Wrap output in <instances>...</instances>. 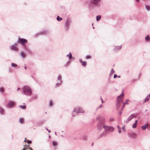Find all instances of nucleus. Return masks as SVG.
<instances>
[{
	"label": "nucleus",
	"instance_id": "obj_1",
	"mask_svg": "<svg viewBox=\"0 0 150 150\" xmlns=\"http://www.w3.org/2000/svg\"><path fill=\"white\" fill-rule=\"evenodd\" d=\"M123 98L124 93H123L117 97L116 104L117 110H118L120 109L121 105L123 102Z\"/></svg>",
	"mask_w": 150,
	"mask_h": 150
},
{
	"label": "nucleus",
	"instance_id": "obj_2",
	"mask_svg": "<svg viewBox=\"0 0 150 150\" xmlns=\"http://www.w3.org/2000/svg\"><path fill=\"white\" fill-rule=\"evenodd\" d=\"M23 92L24 94L30 96L32 94V90L28 86H25L23 88Z\"/></svg>",
	"mask_w": 150,
	"mask_h": 150
},
{
	"label": "nucleus",
	"instance_id": "obj_3",
	"mask_svg": "<svg viewBox=\"0 0 150 150\" xmlns=\"http://www.w3.org/2000/svg\"><path fill=\"white\" fill-rule=\"evenodd\" d=\"M84 111L81 108L77 107L74 108L73 112L72 113V116H75L76 115L79 113H84Z\"/></svg>",
	"mask_w": 150,
	"mask_h": 150
},
{
	"label": "nucleus",
	"instance_id": "obj_4",
	"mask_svg": "<svg viewBox=\"0 0 150 150\" xmlns=\"http://www.w3.org/2000/svg\"><path fill=\"white\" fill-rule=\"evenodd\" d=\"M101 0H90L89 3L95 6H98Z\"/></svg>",
	"mask_w": 150,
	"mask_h": 150
},
{
	"label": "nucleus",
	"instance_id": "obj_5",
	"mask_svg": "<svg viewBox=\"0 0 150 150\" xmlns=\"http://www.w3.org/2000/svg\"><path fill=\"white\" fill-rule=\"evenodd\" d=\"M71 21L69 19L67 20L65 23V29L66 30H68L69 29V25L71 23Z\"/></svg>",
	"mask_w": 150,
	"mask_h": 150
},
{
	"label": "nucleus",
	"instance_id": "obj_6",
	"mask_svg": "<svg viewBox=\"0 0 150 150\" xmlns=\"http://www.w3.org/2000/svg\"><path fill=\"white\" fill-rule=\"evenodd\" d=\"M61 79L62 76L61 75H59L57 77V80L59 81V82H57V83L56 84L55 86L56 87H58L59 86L61 85L62 83V81L61 80Z\"/></svg>",
	"mask_w": 150,
	"mask_h": 150
},
{
	"label": "nucleus",
	"instance_id": "obj_7",
	"mask_svg": "<svg viewBox=\"0 0 150 150\" xmlns=\"http://www.w3.org/2000/svg\"><path fill=\"white\" fill-rule=\"evenodd\" d=\"M18 41L21 42V45H23L25 47V45L24 44L25 43L27 42V40L24 38H18Z\"/></svg>",
	"mask_w": 150,
	"mask_h": 150
},
{
	"label": "nucleus",
	"instance_id": "obj_8",
	"mask_svg": "<svg viewBox=\"0 0 150 150\" xmlns=\"http://www.w3.org/2000/svg\"><path fill=\"white\" fill-rule=\"evenodd\" d=\"M136 114L134 113L131 115L127 119L126 122L128 123L130 120L132 119L133 118L136 116Z\"/></svg>",
	"mask_w": 150,
	"mask_h": 150
},
{
	"label": "nucleus",
	"instance_id": "obj_9",
	"mask_svg": "<svg viewBox=\"0 0 150 150\" xmlns=\"http://www.w3.org/2000/svg\"><path fill=\"white\" fill-rule=\"evenodd\" d=\"M103 124L101 122V121H99L97 124V128L98 129H101L103 127Z\"/></svg>",
	"mask_w": 150,
	"mask_h": 150
},
{
	"label": "nucleus",
	"instance_id": "obj_10",
	"mask_svg": "<svg viewBox=\"0 0 150 150\" xmlns=\"http://www.w3.org/2000/svg\"><path fill=\"white\" fill-rule=\"evenodd\" d=\"M15 104V103L11 101H9L7 104V106L11 107L13 106Z\"/></svg>",
	"mask_w": 150,
	"mask_h": 150
},
{
	"label": "nucleus",
	"instance_id": "obj_11",
	"mask_svg": "<svg viewBox=\"0 0 150 150\" xmlns=\"http://www.w3.org/2000/svg\"><path fill=\"white\" fill-rule=\"evenodd\" d=\"M11 50L15 51H16L18 50L16 46L15 45H13L11 46Z\"/></svg>",
	"mask_w": 150,
	"mask_h": 150
},
{
	"label": "nucleus",
	"instance_id": "obj_12",
	"mask_svg": "<svg viewBox=\"0 0 150 150\" xmlns=\"http://www.w3.org/2000/svg\"><path fill=\"white\" fill-rule=\"evenodd\" d=\"M148 124H145L144 125L142 126V129L143 130H145L148 128Z\"/></svg>",
	"mask_w": 150,
	"mask_h": 150
},
{
	"label": "nucleus",
	"instance_id": "obj_13",
	"mask_svg": "<svg viewBox=\"0 0 150 150\" xmlns=\"http://www.w3.org/2000/svg\"><path fill=\"white\" fill-rule=\"evenodd\" d=\"M109 127L106 125H103V128L106 131H109Z\"/></svg>",
	"mask_w": 150,
	"mask_h": 150
},
{
	"label": "nucleus",
	"instance_id": "obj_14",
	"mask_svg": "<svg viewBox=\"0 0 150 150\" xmlns=\"http://www.w3.org/2000/svg\"><path fill=\"white\" fill-rule=\"evenodd\" d=\"M80 61L81 62V63L82 65H84V66H86V65L87 62L86 61H83L81 59H80Z\"/></svg>",
	"mask_w": 150,
	"mask_h": 150
},
{
	"label": "nucleus",
	"instance_id": "obj_15",
	"mask_svg": "<svg viewBox=\"0 0 150 150\" xmlns=\"http://www.w3.org/2000/svg\"><path fill=\"white\" fill-rule=\"evenodd\" d=\"M115 72L113 69H112L111 70L110 74L109 76H111Z\"/></svg>",
	"mask_w": 150,
	"mask_h": 150
},
{
	"label": "nucleus",
	"instance_id": "obj_16",
	"mask_svg": "<svg viewBox=\"0 0 150 150\" xmlns=\"http://www.w3.org/2000/svg\"><path fill=\"white\" fill-rule=\"evenodd\" d=\"M20 55L21 57L22 58H23L25 57V55L23 52H20Z\"/></svg>",
	"mask_w": 150,
	"mask_h": 150
},
{
	"label": "nucleus",
	"instance_id": "obj_17",
	"mask_svg": "<svg viewBox=\"0 0 150 150\" xmlns=\"http://www.w3.org/2000/svg\"><path fill=\"white\" fill-rule=\"evenodd\" d=\"M101 18V16L100 15H98L96 16V20L97 21H99L100 19Z\"/></svg>",
	"mask_w": 150,
	"mask_h": 150
},
{
	"label": "nucleus",
	"instance_id": "obj_18",
	"mask_svg": "<svg viewBox=\"0 0 150 150\" xmlns=\"http://www.w3.org/2000/svg\"><path fill=\"white\" fill-rule=\"evenodd\" d=\"M121 46L120 45V46H119L116 47H115L114 49V50H117L120 49H121Z\"/></svg>",
	"mask_w": 150,
	"mask_h": 150
},
{
	"label": "nucleus",
	"instance_id": "obj_19",
	"mask_svg": "<svg viewBox=\"0 0 150 150\" xmlns=\"http://www.w3.org/2000/svg\"><path fill=\"white\" fill-rule=\"evenodd\" d=\"M67 56L69 58V59H71L72 57L71 53V52H70L69 53V54L67 55Z\"/></svg>",
	"mask_w": 150,
	"mask_h": 150
},
{
	"label": "nucleus",
	"instance_id": "obj_20",
	"mask_svg": "<svg viewBox=\"0 0 150 150\" xmlns=\"http://www.w3.org/2000/svg\"><path fill=\"white\" fill-rule=\"evenodd\" d=\"M149 97H150V96L148 95L144 99V102H145L149 100Z\"/></svg>",
	"mask_w": 150,
	"mask_h": 150
},
{
	"label": "nucleus",
	"instance_id": "obj_21",
	"mask_svg": "<svg viewBox=\"0 0 150 150\" xmlns=\"http://www.w3.org/2000/svg\"><path fill=\"white\" fill-rule=\"evenodd\" d=\"M114 128L111 126H110L109 128V131L110 132H112L114 130Z\"/></svg>",
	"mask_w": 150,
	"mask_h": 150
},
{
	"label": "nucleus",
	"instance_id": "obj_22",
	"mask_svg": "<svg viewBox=\"0 0 150 150\" xmlns=\"http://www.w3.org/2000/svg\"><path fill=\"white\" fill-rule=\"evenodd\" d=\"M100 120L101 121H102V122H101L103 124L104 123V121H105V118H104V117H101L100 119Z\"/></svg>",
	"mask_w": 150,
	"mask_h": 150
},
{
	"label": "nucleus",
	"instance_id": "obj_23",
	"mask_svg": "<svg viewBox=\"0 0 150 150\" xmlns=\"http://www.w3.org/2000/svg\"><path fill=\"white\" fill-rule=\"evenodd\" d=\"M146 8L148 11H150V6L148 5L146 6Z\"/></svg>",
	"mask_w": 150,
	"mask_h": 150
},
{
	"label": "nucleus",
	"instance_id": "obj_24",
	"mask_svg": "<svg viewBox=\"0 0 150 150\" xmlns=\"http://www.w3.org/2000/svg\"><path fill=\"white\" fill-rule=\"evenodd\" d=\"M19 107L21 109H25L26 108V106L25 105H20L19 106Z\"/></svg>",
	"mask_w": 150,
	"mask_h": 150
},
{
	"label": "nucleus",
	"instance_id": "obj_25",
	"mask_svg": "<svg viewBox=\"0 0 150 150\" xmlns=\"http://www.w3.org/2000/svg\"><path fill=\"white\" fill-rule=\"evenodd\" d=\"M57 19L58 21H60L62 20V18L60 17L59 16H58L57 17Z\"/></svg>",
	"mask_w": 150,
	"mask_h": 150
},
{
	"label": "nucleus",
	"instance_id": "obj_26",
	"mask_svg": "<svg viewBox=\"0 0 150 150\" xmlns=\"http://www.w3.org/2000/svg\"><path fill=\"white\" fill-rule=\"evenodd\" d=\"M126 104H128V103L127 102H125L123 103V105L122 106V109H121L122 110L124 108V107L125 105H126Z\"/></svg>",
	"mask_w": 150,
	"mask_h": 150
},
{
	"label": "nucleus",
	"instance_id": "obj_27",
	"mask_svg": "<svg viewBox=\"0 0 150 150\" xmlns=\"http://www.w3.org/2000/svg\"><path fill=\"white\" fill-rule=\"evenodd\" d=\"M137 123H134L132 125V127L134 128H136L137 127Z\"/></svg>",
	"mask_w": 150,
	"mask_h": 150
},
{
	"label": "nucleus",
	"instance_id": "obj_28",
	"mask_svg": "<svg viewBox=\"0 0 150 150\" xmlns=\"http://www.w3.org/2000/svg\"><path fill=\"white\" fill-rule=\"evenodd\" d=\"M4 112V110L3 109L1 108H0V114H3Z\"/></svg>",
	"mask_w": 150,
	"mask_h": 150
},
{
	"label": "nucleus",
	"instance_id": "obj_29",
	"mask_svg": "<svg viewBox=\"0 0 150 150\" xmlns=\"http://www.w3.org/2000/svg\"><path fill=\"white\" fill-rule=\"evenodd\" d=\"M23 118H21L19 119V122L21 123H23Z\"/></svg>",
	"mask_w": 150,
	"mask_h": 150
},
{
	"label": "nucleus",
	"instance_id": "obj_30",
	"mask_svg": "<svg viewBox=\"0 0 150 150\" xmlns=\"http://www.w3.org/2000/svg\"><path fill=\"white\" fill-rule=\"evenodd\" d=\"M145 40H150V38L149 37V35H147L145 38Z\"/></svg>",
	"mask_w": 150,
	"mask_h": 150
},
{
	"label": "nucleus",
	"instance_id": "obj_31",
	"mask_svg": "<svg viewBox=\"0 0 150 150\" xmlns=\"http://www.w3.org/2000/svg\"><path fill=\"white\" fill-rule=\"evenodd\" d=\"M47 30H45L42 32L41 33L42 34H46V33H47Z\"/></svg>",
	"mask_w": 150,
	"mask_h": 150
},
{
	"label": "nucleus",
	"instance_id": "obj_32",
	"mask_svg": "<svg viewBox=\"0 0 150 150\" xmlns=\"http://www.w3.org/2000/svg\"><path fill=\"white\" fill-rule=\"evenodd\" d=\"M101 115H99L98 116L96 117V119L97 120H99L100 119V118H101Z\"/></svg>",
	"mask_w": 150,
	"mask_h": 150
},
{
	"label": "nucleus",
	"instance_id": "obj_33",
	"mask_svg": "<svg viewBox=\"0 0 150 150\" xmlns=\"http://www.w3.org/2000/svg\"><path fill=\"white\" fill-rule=\"evenodd\" d=\"M49 105L51 107L53 105V102L52 101H50V103H49Z\"/></svg>",
	"mask_w": 150,
	"mask_h": 150
},
{
	"label": "nucleus",
	"instance_id": "obj_34",
	"mask_svg": "<svg viewBox=\"0 0 150 150\" xmlns=\"http://www.w3.org/2000/svg\"><path fill=\"white\" fill-rule=\"evenodd\" d=\"M57 144V143L56 142H53L52 145L54 146H55Z\"/></svg>",
	"mask_w": 150,
	"mask_h": 150
},
{
	"label": "nucleus",
	"instance_id": "obj_35",
	"mask_svg": "<svg viewBox=\"0 0 150 150\" xmlns=\"http://www.w3.org/2000/svg\"><path fill=\"white\" fill-rule=\"evenodd\" d=\"M4 91V89L3 88L0 87V92L2 93Z\"/></svg>",
	"mask_w": 150,
	"mask_h": 150
},
{
	"label": "nucleus",
	"instance_id": "obj_36",
	"mask_svg": "<svg viewBox=\"0 0 150 150\" xmlns=\"http://www.w3.org/2000/svg\"><path fill=\"white\" fill-rule=\"evenodd\" d=\"M113 120H114V118L113 117H111L109 119V120L110 121H112Z\"/></svg>",
	"mask_w": 150,
	"mask_h": 150
},
{
	"label": "nucleus",
	"instance_id": "obj_37",
	"mask_svg": "<svg viewBox=\"0 0 150 150\" xmlns=\"http://www.w3.org/2000/svg\"><path fill=\"white\" fill-rule=\"evenodd\" d=\"M37 97V96L36 95H34L33 97V98H36Z\"/></svg>",
	"mask_w": 150,
	"mask_h": 150
},
{
	"label": "nucleus",
	"instance_id": "obj_38",
	"mask_svg": "<svg viewBox=\"0 0 150 150\" xmlns=\"http://www.w3.org/2000/svg\"><path fill=\"white\" fill-rule=\"evenodd\" d=\"M122 129L123 131H124V132L126 130L124 126L122 127Z\"/></svg>",
	"mask_w": 150,
	"mask_h": 150
},
{
	"label": "nucleus",
	"instance_id": "obj_39",
	"mask_svg": "<svg viewBox=\"0 0 150 150\" xmlns=\"http://www.w3.org/2000/svg\"><path fill=\"white\" fill-rule=\"evenodd\" d=\"M11 66H17V65L13 64V63H12L11 64Z\"/></svg>",
	"mask_w": 150,
	"mask_h": 150
},
{
	"label": "nucleus",
	"instance_id": "obj_40",
	"mask_svg": "<svg viewBox=\"0 0 150 150\" xmlns=\"http://www.w3.org/2000/svg\"><path fill=\"white\" fill-rule=\"evenodd\" d=\"M27 142L28 143H31V141H30V140H28L27 141Z\"/></svg>",
	"mask_w": 150,
	"mask_h": 150
},
{
	"label": "nucleus",
	"instance_id": "obj_41",
	"mask_svg": "<svg viewBox=\"0 0 150 150\" xmlns=\"http://www.w3.org/2000/svg\"><path fill=\"white\" fill-rule=\"evenodd\" d=\"M117 76V75L116 74H115L114 76V78H115Z\"/></svg>",
	"mask_w": 150,
	"mask_h": 150
},
{
	"label": "nucleus",
	"instance_id": "obj_42",
	"mask_svg": "<svg viewBox=\"0 0 150 150\" xmlns=\"http://www.w3.org/2000/svg\"><path fill=\"white\" fill-rule=\"evenodd\" d=\"M121 132L120 129H118V132L119 133H120Z\"/></svg>",
	"mask_w": 150,
	"mask_h": 150
},
{
	"label": "nucleus",
	"instance_id": "obj_43",
	"mask_svg": "<svg viewBox=\"0 0 150 150\" xmlns=\"http://www.w3.org/2000/svg\"><path fill=\"white\" fill-rule=\"evenodd\" d=\"M90 58V56H87L86 57V58L87 59H88Z\"/></svg>",
	"mask_w": 150,
	"mask_h": 150
},
{
	"label": "nucleus",
	"instance_id": "obj_44",
	"mask_svg": "<svg viewBox=\"0 0 150 150\" xmlns=\"http://www.w3.org/2000/svg\"><path fill=\"white\" fill-rule=\"evenodd\" d=\"M46 129L47 130V131H48V132H49V133L51 131H50V130H48V129H47V128H46Z\"/></svg>",
	"mask_w": 150,
	"mask_h": 150
},
{
	"label": "nucleus",
	"instance_id": "obj_45",
	"mask_svg": "<svg viewBox=\"0 0 150 150\" xmlns=\"http://www.w3.org/2000/svg\"><path fill=\"white\" fill-rule=\"evenodd\" d=\"M133 135L134 137L136 136V134L135 133L133 134Z\"/></svg>",
	"mask_w": 150,
	"mask_h": 150
},
{
	"label": "nucleus",
	"instance_id": "obj_46",
	"mask_svg": "<svg viewBox=\"0 0 150 150\" xmlns=\"http://www.w3.org/2000/svg\"><path fill=\"white\" fill-rule=\"evenodd\" d=\"M24 69H27V66H24Z\"/></svg>",
	"mask_w": 150,
	"mask_h": 150
},
{
	"label": "nucleus",
	"instance_id": "obj_47",
	"mask_svg": "<svg viewBox=\"0 0 150 150\" xmlns=\"http://www.w3.org/2000/svg\"><path fill=\"white\" fill-rule=\"evenodd\" d=\"M102 107V105H100V106H99V108H101V107Z\"/></svg>",
	"mask_w": 150,
	"mask_h": 150
},
{
	"label": "nucleus",
	"instance_id": "obj_48",
	"mask_svg": "<svg viewBox=\"0 0 150 150\" xmlns=\"http://www.w3.org/2000/svg\"><path fill=\"white\" fill-rule=\"evenodd\" d=\"M101 101H101V102L102 103H103V100H102V99L101 98Z\"/></svg>",
	"mask_w": 150,
	"mask_h": 150
},
{
	"label": "nucleus",
	"instance_id": "obj_49",
	"mask_svg": "<svg viewBox=\"0 0 150 150\" xmlns=\"http://www.w3.org/2000/svg\"><path fill=\"white\" fill-rule=\"evenodd\" d=\"M137 122H138L137 120H135V122L134 123H137Z\"/></svg>",
	"mask_w": 150,
	"mask_h": 150
},
{
	"label": "nucleus",
	"instance_id": "obj_50",
	"mask_svg": "<svg viewBox=\"0 0 150 150\" xmlns=\"http://www.w3.org/2000/svg\"><path fill=\"white\" fill-rule=\"evenodd\" d=\"M117 127V128L118 129H120V127L119 126H118Z\"/></svg>",
	"mask_w": 150,
	"mask_h": 150
},
{
	"label": "nucleus",
	"instance_id": "obj_51",
	"mask_svg": "<svg viewBox=\"0 0 150 150\" xmlns=\"http://www.w3.org/2000/svg\"><path fill=\"white\" fill-rule=\"evenodd\" d=\"M29 149H30L31 150H33L32 148L31 147H30Z\"/></svg>",
	"mask_w": 150,
	"mask_h": 150
},
{
	"label": "nucleus",
	"instance_id": "obj_52",
	"mask_svg": "<svg viewBox=\"0 0 150 150\" xmlns=\"http://www.w3.org/2000/svg\"><path fill=\"white\" fill-rule=\"evenodd\" d=\"M26 148H24L22 150H25Z\"/></svg>",
	"mask_w": 150,
	"mask_h": 150
},
{
	"label": "nucleus",
	"instance_id": "obj_53",
	"mask_svg": "<svg viewBox=\"0 0 150 150\" xmlns=\"http://www.w3.org/2000/svg\"><path fill=\"white\" fill-rule=\"evenodd\" d=\"M121 114H122V112H120V115H121Z\"/></svg>",
	"mask_w": 150,
	"mask_h": 150
},
{
	"label": "nucleus",
	"instance_id": "obj_54",
	"mask_svg": "<svg viewBox=\"0 0 150 150\" xmlns=\"http://www.w3.org/2000/svg\"><path fill=\"white\" fill-rule=\"evenodd\" d=\"M19 89H20V88H18L17 89V91H18Z\"/></svg>",
	"mask_w": 150,
	"mask_h": 150
},
{
	"label": "nucleus",
	"instance_id": "obj_55",
	"mask_svg": "<svg viewBox=\"0 0 150 150\" xmlns=\"http://www.w3.org/2000/svg\"><path fill=\"white\" fill-rule=\"evenodd\" d=\"M136 1H137V2H138L139 0H136Z\"/></svg>",
	"mask_w": 150,
	"mask_h": 150
},
{
	"label": "nucleus",
	"instance_id": "obj_56",
	"mask_svg": "<svg viewBox=\"0 0 150 150\" xmlns=\"http://www.w3.org/2000/svg\"><path fill=\"white\" fill-rule=\"evenodd\" d=\"M55 135H57V133H56V132H55Z\"/></svg>",
	"mask_w": 150,
	"mask_h": 150
},
{
	"label": "nucleus",
	"instance_id": "obj_57",
	"mask_svg": "<svg viewBox=\"0 0 150 150\" xmlns=\"http://www.w3.org/2000/svg\"><path fill=\"white\" fill-rule=\"evenodd\" d=\"M119 78H120V76H117Z\"/></svg>",
	"mask_w": 150,
	"mask_h": 150
},
{
	"label": "nucleus",
	"instance_id": "obj_58",
	"mask_svg": "<svg viewBox=\"0 0 150 150\" xmlns=\"http://www.w3.org/2000/svg\"><path fill=\"white\" fill-rule=\"evenodd\" d=\"M126 100V101H129V100Z\"/></svg>",
	"mask_w": 150,
	"mask_h": 150
},
{
	"label": "nucleus",
	"instance_id": "obj_59",
	"mask_svg": "<svg viewBox=\"0 0 150 150\" xmlns=\"http://www.w3.org/2000/svg\"><path fill=\"white\" fill-rule=\"evenodd\" d=\"M26 138H25V141H24V142H26Z\"/></svg>",
	"mask_w": 150,
	"mask_h": 150
},
{
	"label": "nucleus",
	"instance_id": "obj_60",
	"mask_svg": "<svg viewBox=\"0 0 150 150\" xmlns=\"http://www.w3.org/2000/svg\"><path fill=\"white\" fill-rule=\"evenodd\" d=\"M148 95L150 96V94H149Z\"/></svg>",
	"mask_w": 150,
	"mask_h": 150
},
{
	"label": "nucleus",
	"instance_id": "obj_61",
	"mask_svg": "<svg viewBox=\"0 0 150 150\" xmlns=\"http://www.w3.org/2000/svg\"><path fill=\"white\" fill-rule=\"evenodd\" d=\"M93 143L92 144V146H93Z\"/></svg>",
	"mask_w": 150,
	"mask_h": 150
},
{
	"label": "nucleus",
	"instance_id": "obj_62",
	"mask_svg": "<svg viewBox=\"0 0 150 150\" xmlns=\"http://www.w3.org/2000/svg\"><path fill=\"white\" fill-rule=\"evenodd\" d=\"M93 28H94V27H93Z\"/></svg>",
	"mask_w": 150,
	"mask_h": 150
}]
</instances>
